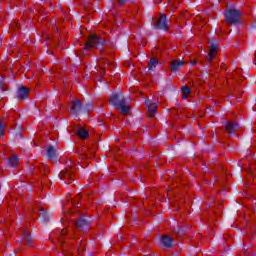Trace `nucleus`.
I'll use <instances>...</instances> for the list:
<instances>
[{
	"label": "nucleus",
	"instance_id": "f257e3e1",
	"mask_svg": "<svg viewBox=\"0 0 256 256\" xmlns=\"http://www.w3.org/2000/svg\"><path fill=\"white\" fill-rule=\"evenodd\" d=\"M75 169L76 168L73 166L72 161L67 162V167L59 173V178L61 181H64L66 185H69V183H71L73 180Z\"/></svg>",
	"mask_w": 256,
	"mask_h": 256
},
{
	"label": "nucleus",
	"instance_id": "f03ea898",
	"mask_svg": "<svg viewBox=\"0 0 256 256\" xmlns=\"http://www.w3.org/2000/svg\"><path fill=\"white\" fill-rule=\"evenodd\" d=\"M224 17L227 23L233 25V23H237L241 17V12L237 9H228L224 13Z\"/></svg>",
	"mask_w": 256,
	"mask_h": 256
},
{
	"label": "nucleus",
	"instance_id": "7ed1b4c3",
	"mask_svg": "<svg viewBox=\"0 0 256 256\" xmlns=\"http://www.w3.org/2000/svg\"><path fill=\"white\" fill-rule=\"evenodd\" d=\"M87 49H101L103 47V40L99 39L97 35H90L86 41Z\"/></svg>",
	"mask_w": 256,
	"mask_h": 256
},
{
	"label": "nucleus",
	"instance_id": "20e7f679",
	"mask_svg": "<svg viewBox=\"0 0 256 256\" xmlns=\"http://www.w3.org/2000/svg\"><path fill=\"white\" fill-rule=\"evenodd\" d=\"M154 23L157 29H169V25L167 24V16L165 14H161L159 18H156Z\"/></svg>",
	"mask_w": 256,
	"mask_h": 256
},
{
	"label": "nucleus",
	"instance_id": "39448f33",
	"mask_svg": "<svg viewBox=\"0 0 256 256\" xmlns=\"http://www.w3.org/2000/svg\"><path fill=\"white\" fill-rule=\"evenodd\" d=\"M210 49H209V53L206 56L208 61H213V58L217 56V51H219V45H217V42L214 41H210Z\"/></svg>",
	"mask_w": 256,
	"mask_h": 256
},
{
	"label": "nucleus",
	"instance_id": "423d86ee",
	"mask_svg": "<svg viewBox=\"0 0 256 256\" xmlns=\"http://www.w3.org/2000/svg\"><path fill=\"white\" fill-rule=\"evenodd\" d=\"M125 101V96H123V93L119 94H112L109 100L110 105H115L116 107H119L118 103H123Z\"/></svg>",
	"mask_w": 256,
	"mask_h": 256
},
{
	"label": "nucleus",
	"instance_id": "0eeeda50",
	"mask_svg": "<svg viewBox=\"0 0 256 256\" xmlns=\"http://www.w3.org/2000/svg\"><path fill=\"white\" fill-rule=\"evenodd\" d=\"M145 104L148 109L149 117L151 118L155 117V113H157V104H155L151 100H146Z\"/></svg>",
	"mask_w": 256,
	"mask_h": 256
},
{
	"label": "nucleus",
	"instance_id": "6e6552de",
	"mask_svg": "<svg viewBox=\"0 0 256 256\" xmlns=\"http://www.w3.org/2000/svg\"><path fill=\"white\" fill-rule=\"evenodd\" d=\"M29 93V88L25 86L20 87V89L18 90V99L21 101L27 99V97H29Z\"/></svg>",
	"mask_w": 256,
	"mask_h": 256
},
{
	"label": "nucleus",
	"instance_id": "1a4fd4ad",
	"mask_svg": "<svg viewBox=\"0 0 256 256\" xmlns=\"http://www.w3.org/2000/svg\"><path fill=\"white\" fill-rule=\"evenodd\" d=\"M183 67H185V61H181V60H174L171 63V71H179V69H183Z\"/></svg>",
	"mask_w": 256,
	"mask_h": 256
},
{
	"label": "nucleus",
	"instance_id": "9d476101",
	"mask_svg": "<svg viewBox=\"0 0 256 256\" xmlns=\"http://www.w3.org/2000/svg\"><path fill=\"white\" fill-rule=\"evenodd\" d=\"M70 111L71 113H73V115H77V113L81 111V102L79 100H73L72 106L70 107Z\"/></svg>",
	"mask_w": 256,
	"mask_h": 256
},
{
	"label": "nucleus",
	"instance_id": "9b49d317",
	"mask_svg": "<svg viewBox=\"0 0 256 256\" xmlns=\"http://www.w3.org/2000/svg\"><path fill=\"white\" fill-rule=\"evenodd\" d=\"M238 127H239V125L234 122H228L225 125V129H226L227 133H229V135H233V133H235V131H237Z\"/></svg>",
	"mask_w": 256,
	"mask_h": 256
},
{
	"label": "nucleus",
	"instance_id": "f8f14e48",
	"mask_svg": "<svg viewBox=\"0 0 256 256\" xmlns=\"http://www.w3.org/2000/svg\"><path fill=\"white\" fill-rule=\"evenodd\" d=\"M47 157L50 159V161H55L57 159V150H55V147L49 146L47 149Z\"/></svg>",
	"mask_w": 256,
	"mask_h": 256
},
{
	"label": "nucleus",
	"instance_id": "ddd939ff",
	"mask_svg": "<svg viewBox=\"0 0 256 256\" xmlns=\"http://www.w3.org/2000/svg\"><path fill=\"white\" fill-rule=\"evenodd\" d=\"M117 105L116 109H119L123 115H127L129 111H131L129 106L125 105V100L123 102H118Z\"/></svg>",
	"mask_w": 256,
	"mask_h": 256
},
{
	"label": "nucleus",
	"instance_id": "4468645a",
	"mask_svg": "<svg viewBox=\"0 0 256 256\" xmlns=\"http://www.w3.org/2000/svg\"><path fill=\"white\" fill-rule=\"evenodd\" d=\"M161 243L164 247H173V238L171 236H164L161 239Z\"/></svg>",
	"mask_w": 256,
	"mask_h": 256
},
{
	"label": "nucleus",
	"instance_id": "2eb2a0df",
	"mask_svg": "<svg viewBox=\"0 0 256 256\" xmlns=\"http://www.w3.org/2000/svg\"><path fill=\"white\" fill-rule=\"evenodd\" d=\"M157 65H159V61L155 58L150 59V62L148 64V68L150 71H155Z\"/></svg>",
	"mask_w": 256,
	"mask_h": 256
},
{
	"label": "nucleus",
	"instance_id": "dca6fc26",
	"mask_svg": "<svg viewBox=\"0 0 256 256\" xmlns=\"http://www.w3.org/2000/svg\"><path fill=\"white\" fill-rule=\"evenodd\" d=\"M107 65H109V62L105 58H102L98 61V69H101L104 71V69H107Z\"/></svg>",
	"mask_w": 256,
	"mask_h": 256
},
{
	"label": "nucleus",
	"instance_id": "f3484780",
	"mask_svg": "<svg viewBox=\"0 0 256 256\" xmlns=\"http://www.w3.org/2000/svg\"><path fill=\"white\" fill-rule=\"evenodd\" d=\"M78 136L80 139H87L89 137V132L85 128H80L78 130Z\"/></svg>",
	"mask_w": 256,
	"mask_h": 256
},
{
	"label": "nucleus",
	"instance_id": "a211bd4d",
	"mask_svg": "<svg viewBox=\"0 0 256 256\" xmlns=\"http://www.w3.org/2000/svg\"><path fill=\"white\" fill-rule=\"evenodd\" d=\"M76 227L78 229H85V227H89V224L85 219H80L76 222Z\"/></svg>",
	"mask_w": 256,
	"mask_h": 256
},
{
	"label": "nucleus",
	"instance_id": "6ab92c4d",
	"mask_svg": "<svg viewBox=\"0 0 256 256\" xmlns=\"http://www.w3.org/2000/svg\"><path fill=\"white\" fill-rule=\"evenodd\" d=\"M23 239L28 245H31V234L26 228L23 230Z\"/></svg>",
	"mask_w": 256,
	"mask_h": 256
},
{
	"label": "nucleus",
	"instance_id": "aec40b11",
	"mask_svg": "<svg viewBox=\"0 0 256 256\" xmlns=\"http://www.w3.org/2000/svg\"><path fill=\"white\" fill-rule=\"evenodd\" d=\"M8 163L11 167H17V165H19V158L17 156H12L9 158Z\"/></svg>",
	"mask_w": 256,
	"mask_h": 256
},
{
	"label": "nucleus",
	"instance_id": "412c9836",
	"mask_svg": "<svg viewBox=\"0 0 256 256\" xmlns=\"http://www.w3.org/2000/svg\"><path fill=\"white\" fill-rule=\"evenodd\" d=\"M181 90H182L183 99H187V97H189V95L191 93V88L187 87V86H184V87L181 88Z\"/></svg>",
	"mask_w": 256,
	"mask_h": 256
},
{
	"label": "nucleus",
	"instance_id": "4be33fe9",
	"mask_svg": "<svg viewBox=\"0 0 256 256\" xmlns=\"http://www.w3.org/2000/svg\"><path fill=\"white\" fill-rule=\"evenodd\" d=\"M65 235H67V230L63 229L60 233V237L58 238V242L60 245H63L65 243Z\"/></svg>",
	"mask_w": 256,
	"mask_h": 256
},
{
	"label": "nucleus",
	"instance_id": "5701e85b",
	"mask_svg": "<svg viewBox=\"0 0 256 256\" xmlns=\"http://www.w3.org/2000/svg\"><path fill=\"white\" fill-rule=\"evenodd\" d=\"M1 135H3V124L0 120V137H1Z\"/></svg>",
	"mask_w": 256,
	"mask_h": 256
},
{
	"label": "nucleus",
	"instance_id": "b1692460",
	"mask_svg": "<svg viewBox=\"0 0 256 256\" xmlns=\"http://www.w3.org/2000/svg\"><path fill=\"white\" fill-rule=\"evenodd\" d=\"M38 169H39L40 171H43V169H44V171H47V166H46V165H42V166H40Z\"/></svg>",
	"mask_w": 256,
	"mask_h": 256
},
{
	"label": "nucleus",
	"instance_id": "393cba45",
	"mask_svg": "<svg viewBox=\"0 0 256 256\" xmlns=\"http://www.w3.org/2000/svg\"><path fill=\"white\" fill-rule=\"evenodd\" d=\"M126 0H118L119 5H122L123 3H125Z\"/></svg>",
	"mask_w": 256,
	"mask_h": 256
},
{
	"label": "nucleus",
	"instance_id": "a878e982",
	"mask_svg": "<svg viewBox=\"0 0 256 256\" xmlns=\"http://www.w3.org/2000/svg\"><path fill=\"white\" fill-rule=\"evenodd\" d=\"M71 204H72V205H77V203L75 202L74 199H71Z\"/></svg>",
	"mask_w": 256,
	"mask_h": 256
},
{
	"label": "nucleus",
	"instance_id": "bb28decb",
	"mask_svg": "<svg viewBox=\"0 0 256 256\" xmlns=\"http://www.w3.org/2000/svg\"><path fill=\"white\" fill-rule=\"evenodd\" d=\"M192 65H197V62H192Z\"/></svg>",
	"mask_w": 256,
	"mask_h": 256
},
{
	"label": "nucleus",
	"instance_id": "cd10ccee",
	"mask_svg": "<svg viewBox=\"0 0 256 256\" xmlns=\"http://www.w3.org/2000/svg\"><path fill=\"white\" fill-rule=\"evenodd\" d=\"M40 215H45V213L42 211V212L40 213Z\"/></svg>",
	"mask_w": 256,
	"mask_h": 256
},
{
	"label": "nucleus",
	"instance_id": "c85d7f7f",
	"mask_svg": "<svg viewBox=\"0 0 256 256\" xmlns=\"http://www.w3.org/2000/svg\"><path fill=\"white\" fill-rule=\"evenodd\" d=\"M80 198H81V196H78V197H77V199H80Z\"/></svg>",
	"mask_w": 256,
	"mask_h": 256
}]
</instances>
